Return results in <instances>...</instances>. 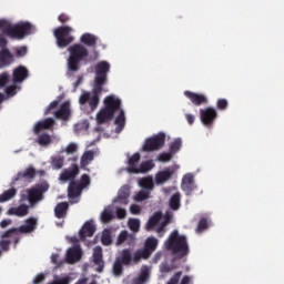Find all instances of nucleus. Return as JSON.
Returning a JSON list of instances; mask_svg holds the SVG:
<instances>
[{"instance_id": "nucleus-1", "label": "nucleus", "mask_w": 284, "mask_h": 284, "mask_svg": "<svg viewBox=\"0 0 284 284\" xmlns=\"http://www.w3.org/2000/svg\"><path fill=\"white\" fill-rule=\"evenodd\" d=\"M104 108H102L95 115L98 125L110 123L114 119V113L119 112L121 108V99L114 95H108L104 98Z\"/></svg>"}, {"instance_id": "nucleus-2", "label": "nucleus", "mask_w": 284, "mask_h": 284, "mask_svg": "<svg viewBox=\"0 0 284 284\" xmlns=\"http://www.w3.org/2000/svg\"><path fill=\"white\" fill-rule=\"evenodd\" d=\"M165 248L172 254H178L183 258L190 254V246H187V237L180 235L179 231L174 230L164 243Z\"/></svg>"}, {"instance_id": "nucleus-3", "label": "nucleus", "mask_w": 284, "mask_h": 284, "mask_svg": "<svg viewBox=\"0 0 284 284\" xmlns=\"http://www.w3.org/2000/svg\"><path fill=\"white\" fill-rule=\"evenodd\" d=\"M69 59H68V70L69 72H79L81 69V61H85L90 55L88 48L83 44L75 43L68 49Z\"/></svg>"}, {"instance_id": "nucleus-4", "label": "nucleus", "mask_w": 284, "mask_h": 284, "mask_svg": "<svg viewBox=\"0 0 284 284\" xmlns=\"http://www.w3.org/2000/svg\"><path fill=\"white\" fill-rule=\"evenodd\" d=\"M0 30L11 39H24L32 34V24L30 22H20L11 26L7 20H0Z\"/></svg>"}, {"instance_id": "nucleus-5", "label": "nucleus", "mask_w": 284, "mask_h": 284, "mask_svg": "<svg viewBox=\"0 0 284 284\" xmlns=\"http://www.w3.org/2000/svg\"><path fill=\"white\" fill-rule=\"evenodd\" d=\"M103 88L93 85L92 91H82L79 98L80 105H89V112H94L101 103Z\"/></svg>"}, {"instance_id": "nucleus-6", "label": "nucleus", "mask_w": 284, "mask_h": 284, "mask_svg": "<svg viewBox=\"0 0 284 284\" xmlns=\"http://www.w3.org/2000/svg\"><path fill=\"white\" fill-rule=\"evenodd\" d=\"M50 190L48 182L34 184L32 187L27 190V201L30 207H34L39 201H43V193Z\"/></svg>"}, {"instance_id": "nucleus-7", "label": "nucleus", "mask_w": 284, "mask_h": 284, "mask_svg": "<svg viewBox=\"0 0 284 284\" xmlns=\"http://www.w3.org/2000/svg\"><path fill=\"white\" fill-rule=\"evenodd\" d=\"M156 247H159V240L154 236L148 237L144 242V248L138 250L133 254V263H139L141 258H143L144 261L150 258V256H152V253L156 252Z\"/></svg>"}, {"instance_id": "nucleus-8", "label": "nucleus", "mask_w": 284, "mask_h": 284, "mask_svg": "<svg viewBox=\"0 0 284 284\" xmlns=\"http://www.w3.org/2000/svg\"><path fill=\"white\" fill-rule=\"evenodd\" d=\"M38 221L37 217H29L24 221V225L9 229L1 234V239H8L10 236H17V234H32L37 230Z\"/></svg>"}, {"instance_id": "nucleus-9", "label": "nucleus", "mask_w": 284, "mask_h": 284, "mask_svg": "<svg viewBox=\"0 0 284 284\" xmlns=\"http://www.w3.org/2000/svg\"><path fill=\"white\" fill-rule=\"evenodd\" d=\"M71 32H74V29L68 26L58 27L54 29L53 34L55 37L58 48H68L70 43L74 42L73 36H70Z\"/></svg>"}, {"instance_id": "nucleus-10", "label": "nucleus", "mask_w": 284, "mask_h": 284, "mask_svg": "<svg viewBox=\"0 0 284 284\" xmlns=\"http://www.w3.org/2000/svg\"><path fill=\"white\" fill-rule=\"evenodd\" d=\"M110 72V63L108 61H100L95 65L94 84L97 88H103L108 83V73Z\"/></svg>"}, {"instance_id": "nucleus-11", "label": "nucleus", "mask_w": 284, "mask_h": 284, "mask_svg": "<svg viewBox=\"0 0 284 284\" xmlns=\"http://www.w3.org/2000/svg\"><path fill=\"white\" fill-rule=\"evenodd\" d=\"M163 145H165V133L160 132L146 139L142 150L143 152H156V150H161Z\"/></svg>"}, {"instance_id": "nucleus-12", "label": "nucleus", "mask_w": 284, "mask_h": 284, "mask_svg": "<svg viewBox=\"0 0 284 284\" xmlns=\"http://www.w3.org/2000/svg\"><path fill=\"white\" fill-rule=\"evenodd\" d=\"M200 116L203 125L212 128V125H214V121H216V116H219V113H216L214 108L209 106L200 111Z\"/></svg>"}, {"instance_id": "nucleus-13", "label": "nucleus", "mask_w": 284, "mask_h": 284, "mask_svg": "<svg viewBox=\"0 0 284 284\" xmlns=\"http://www.w3.org/2000/svg\"><path fill=\"white\" fill-rule=\"evenodd\" d=\"M28 77H30V71H28V68L19 65L16 69H13L12 83H23L26 79H28Z\"/></svg>"}, {"instance_id": "nucleus-14", "label": "nucleus", "mask_w": 284, "mask_h": 284, "mask_svg": "<svg viewBox=\"0 0 284 284\" xmlns=\"http://www.w3.org/2000/svg\"><path fill=\"white\" fill-rule=\"evenodd\" d=\"M93 263L97 265L95 272L101 274L105 267V262L103 261V250L100 246L93 250Z\"/></svg>"}, {"instance_id": "nucleus-15", "label": "nucleus", "mask_w": 284, "mask_h": 284, "mask_svg": "<svg viewBox=\"0 0 284 284\" xmlns=\"http://www.w3.org/2000/svg\"><path fill=\"white\" fill-rule=\"evenodd\" d=\"M184 97H186V99H190L191 103L196 106L207 103V97H205V94L195 93L192 91H184Z\"/></svg>"}, {"instance_id": "nucleus-16", "label": "nucleus", "mask_w": 284, "mask_h": 284, "mask_svg": "<svg viewBox=\"0 0 284 284\" xmlns=\"http://www.w3.org/2000/svg\"><path fill=\"white\" fill-rule=\"evenodd\" d=\"M94 232H97V226L90 221L85 222L79 232L80 241H85L87 237L94 236Z\"/></svg>"}, {"instance_id": "nucleus-17", "label": "nucleus", "mask_w": 284, "mask_h": 284, "mask_svg": "<svg viewBox=\"0 0 284 284\" xmlns=\"http://www.w3.org/2000/svg\"><path fill=\"white\" fill-rule=\"evenodd\" d=\"M181 187L185 192L186 196H190L194 192V175L185 174L182 179Z\"/></svg>"}, {"instance_id": "nucleus-18", "label": "nucleus", "mask_w": 284, "mask_h": 284, "mask_svg": "<svg viewBox=\"0 0 284 284\" xmlns=\"http://www.w3.org/2000/svg\"><path fill=\"white\" fill-rule=\"evenodd\" d=\"M171 176H174V168H166L155 175V183L158 185H162V183H168Z\"/></svg>"}, {"instance_id": "nucleus-19", "label": "nucleus", "mask_w": 284, "mask_h": 284, "mask_svg": "<svg viewBox=\"0 0 284 284\" xmlns=\"http://www.w3.org/2000/svg\"><path fill=\"white\" fill-rule=\"evenodd\" d=\"M0 63H2L3 68H8V65H12V63H14V55H12L10 49L7 47L1 48L0 50Z\"/></svg>"}, {"instance_id": "nucleus-20", "label": "nucleus", "mask_w": 284, "mask_h": 284, "mask_svg": "<svg viewBox=\"0 0 284 284\" xmlns=\"http://www.w3.org/2000/svg\"><path fill=\"white\" fill-rule=\"evenodd\" d=\"M79 174V165L72 164L69 169L60 174V181H73Z\"/></svg>"}, {"instance_id": "nucleus-21", "label": "nucleus", "mask_w": 284, "mask_h": 284, "mask_svg": "<svg viewBox=\"0 0 284 284\" xmlns=\"http://www.w3.org/2000/svg\"><path fill=\"white\" fill-rule=\"evenodd\" d=\"M141 161V154L134 153L132 156L129 158L128 161V172L130 174H139V162Z\"/></svg>"}, {"instance_id": "nucleus-22", "label": "nucleus", "mask_w": 284, "mask_h": 284, "mask_svg": "<svg viewBox=\"0 0 284 284\" xmlns=\"http://www.w3.org/2000/svg\"><path fill=\"white\" fill-rule=\"evenodd\" d=\"M81 247L75 246L71 247L67 251V263H77L78 261H81Z\"/></svg>"}, {"instance_id": "nucleus-23", "label": "nucleus", "mask_w": 284, "mask_h": 284, "mask_svg": "<svg viewBox=\"0 0 284 284\" xmlns=\"http://www.w3.org/2000/svg\"><path fill=\"white\" fill-rule=\"evenodd\" d=\"M34 176H37V170L33 166H29L24 171L18 172L13 181H22V179H29L30 181H32Z\"/></svg>"}, {"instance_id": "nucleus-24", "label": "nucleus", "mask_w": 284, "mask_h": 284, "mask_svg": "<svg viewBox=\"0 0 284 284\" xmlns=\"http://www.w3.org/2000/svg\"><path fill=\"white\" fill-rule=\"evenodd\" d=\"M68 210H70V204L68 202H60L54 207L55 219H65L68 216Z\"/></svg>"}, {"instance_id": "nucleus-25", "label": "nucleus", "mask_w": 284, "mask_h": 284, "mask_svg": "<svg viewBox=\"0 0 284 284\" xmlns=\"http://www.w3.org/2000/svg\"><path fill=\"white\" fill-rule=\"evenodd\" d=\"M119 114L116 115L114 123L116 124L115 132L119 134L120 132H123V128H125V111L123 109H118Z\"/></svg>"}, {"instance_id": "nucleus-26", "label": "nucleus", "mask_w": 284, "mask_h": 284, "mask_svg": "<svg viewBox=\"0 0 284 284\" xmlns=\"http://www.w3.org/2000/svg\"><path fill=\"white\" fill-rule=\"evenodd\" d=\"M54 125V120L51 118L44 119L43 121L38 122L34 125L33 132L34 134H40L41 130H50Z\"/></svg>"}, {"instance_id": "nucleus-27", "label": "nucleus", "mask_w": 284, "mask_h": 284, "mask_svg": "<svg viewBox=\"0 0 284 284\" xmlns=\"http://www.w3.org/2000/svg\"><path fill=\"white\" fill-rule=\"evenodd\" d=\"M30 206L22 204L18 207H11L8 210V214L11 216H28Z\"/></svg>"}, {"instance_id": "nucleus-28", "label": "nucleus", "mask_w": 284, "mask_h": 284, "mask_svg": "<svg viewBox=\"0 0 284 284\" xmlns=\"http://www.w3.org/2000/svg\"><path fill=\"white\" fill-rule=\"evenodd\" d=\"M128 242V245H134L135 237L133 234L128 233V231H122L118 235L116 245H123V243Z\"/></svg>"}, {"instance_id": "nucleus-29", "label": "nucleus", "mask_w": 284, "mask_h": 284, "mask_svg": "<svg viewBox=\"0 0 284 284\" xmlns=\"http://www.w3.org/2000/svg\"><path fill=\"white\" fill-rule=\"evenodd\" d=\"M115 260L121 261L122 264L125 266L131 265V263L134 262V256H132V250L130 248L122 250L121 255Z\"/></svg>"}, {"instance_id": "nucleus-30", "label": "nucleus", "mask_w": 284, "mask_h": 284, "mask_svg": "<svg viewBox=\"0 0 284 284\" xmlns=\"http://www.w3.org/2000/svg\"><path fill=\"white\" fill-rule=\"evenodd\" d=\"M150 280V268L143 266L138 277L133 278V284H145Z\"/></svg>"}, {"instance_id": "nucleus-31", "label": "nucleus", "mask_w": 284, "mask_h": 284, "mask_svg": "<svg viewBox=\"0 0 284 284\" xmlns=\"http://www.w3.org/2000/svg\"><path fill=\"white\" fill-rule=\"evenodd\" d=\"M57 119H62L65 121L70 116V103L64 102L58 111L54 112Z\"/></svg>"}, {"instance_id": "nucleus-32", "label": "nucleus", "mask_w": 284, "mask_h": 284, "mask_svg": "<svg viewBox=\"0 0 284 284\" xmlns=\"http://www.w3.org/2000/svg\"><path fill=\"white\" fill-rule=\"evenodd\" d=\"M80 41L84 45H88V48H97L98 38L92 33H84L81 36Z\"/></svg>"}, {"instance_id": "nucleus-33", "label": "nucleus", "mask_w": 284, "mask_h": 284, "mask_svg": "<svg viewBox=\"0 0 284 284\" xmlns=\"http://www.w3.org/2000/svg\"><path fill=\"white\" fill-rule=\"evenodd\" d=\"M94 161V152L93 151H85L80 160V168L85 169Z\"/></svg>"}, {"instance_id": "nucleus-34", "label": "nucleus", "mask_w": 284, "mask_h": 284, "mask_svg": "<svg viewBox=\"0 0 284 284\" xmlns=\"http://www.w3.org/2000/svg\"><path fill=\"white\" fill-rule=\"evenodd\" d=\"M128 199H130V189L128 186H123L118 193V201L119 203H122V205H128V203H130Z\"/></svg>"}, {"instance_id": "nucleus-35", "label": "nucleus", "mask_w": 284, "mask_h": 284, "mask_svg": "<svg viewBox=\"0 0 284 284\" xmlns=\"http://www.w3.org/2000/svg\"><path fill=\"white\" fill-rule=\"evenodd\" d=\"M161 219H163V213L161 212H155L148 221L146 223V230H154V227H156V225H159V221H161Z\"/></svg>"}, {"instance_id": "nucleus-36", "label": "nucleus", "mask_w": 284, "mask_h": 284, "mask_svg": "<svg viewBox=\"0 0 284 284\" xmlns=\"http://www.w3.org/2000/svg\"><path fill=\"white\" fill-rule=\"evenodd\" d=\"M81 194V186L77 182H71L68 187V197L77 199Z\"/></svg>"}, {"instance_id": "nucleus-37", "label": "nucleus", "mask_w": 284, "mask_h": 284, "mask_svg": "<svg viewBox=\"0 0 284 284\" xmlns=\"http://www.w3.org/2000/svg\"><path fill=\"white\" fill-rule=\"evenodd\" d=\"M63 163H65V158H63V155L51 156V166L53 170H61V168H63Z\"/></svg>"}, {"instance_id": "nucleus-38", "label": "nucleus", "mask_w": 284, "mask_h": 284, "mask_svg": "<svg viewBox=\"0 0 284 284\" xmlns=\"http://www.w3.org/2000/svg\"><path fill=\"white\" fill-rule=\"evenodd\" d=\"M169 205L171 210H179L181 207V193L176 192L173 194L170 199Z\"/></svg>"}, {"instance_id": "nucleus-39", "label": "nucleus", "mask_w": 284, "mask_h": 284, "mask_svg": "<svg viewBox=\"0 0 284 284\" xmlns=\"http://www.w3.org/2000/svg\"><path fill=\"white\" fill-rule=\"evenodd\" d=\"M14 196H17V189H9L0 195V203H6V201H10V199H14Z\"/></svg>"}, {"instance_id": "nucleus-40", "label": "nucleus", "mask_w": 284, "mask_h": 284, "mask_svg": "<svg viewBox=\"0 0 284 284\" xmlns=\"http://www.w3.org/2000/svg\"><path fill=\"white\" fill-rule=\"evenodd\" d=\"M183 146V141L181 140V138H176L169 146V152L176 154V152H179L181 150V148Z\"/></svg>"}, {"instance_id": "nucleus-41", "label": "nucleus", "mask_w": 284, "mask_h": 284, "mask_svg": "<svg viewBox=\"0 0 284 284\" xmlns=\"http://www.w3.org/2000/svg\"><path fill=\"white\" fill-rule=\"evenodd\" d=\"M140 185L143 190H148V192H152V190H154V181L152 178H144L140 180Z\"/></svg>"}, {"instance_id": "nucleus-42", "label": "nucleus", "mask_w": 284, "mask_h": 284, "mask_svg": "<svg viewBox=\"0 0 284 284\" xmlns=\"http://www.w3.org/2000/svg\"><path fill=\"white\" fill-rule=\"evenodd\" d=\"M37 143L42 145V148H45V145H50V143H52V138H50V134L48 133H42L38 136Z\"/></svg>"}, {"instance_id": "nucleus-43", "label": "nucleus", "mask_w": 284, "mask_h": 284, "mask_svg": "<svg viewBox=\"0 0 284 284\" xmlns=\"http://www.w3.org/2000/svg\"><path fill=\"white\" fill-rule=\"evenodd\" d=\"M154 168V164H152V161H145L138 166V174H145V172H150Z\"/></svg>"}, {"instance_id": "nucleus-44", "label": "nucleus", "mask_w": 284, "mask_h": 284, "mask_svg": "<svg viewBox=\"0 0 284 284\" xmlns=\"http://www.w3.org/2000/svg\"><path fill=\"white\" fill-rule=\"evenodd\" d=\"M123 265L124 264L121 261H114L112 272L115 276H121V274H123Z\"/></svg>"}, {"instance_id": "nucleus-45", "label": "nucleus", "mask_w": 284, "mask_h": 284, "mask_svg": "<svg viewBox=\"0 0 284 284\" xmlns=\"http://www.w3.org/2000/svg\"><path fill=\"white\" fill-rule=\"evenodd\" d=\"M112 219H114V215L112 214V210L104 209V211L101 213L102 223H110Z\"/></svg>"}, {"instance_id": "nucleus-46", "label": "nucleus", "mask_w": 284, "mask_h": 284, "mask_svg": "<svg viewBox=\"0 0 284 284\" xmlns=\"http://www.w3.org/2000/svg\"><path fill=\"white\" fill-rule=\"evenodd\" d=\"M168 223H170V216H166L165 221L156 229V233L160 239L165 236V232L168 231L165 227Z\"/></svg>"}, {"instance_id": "nucleus-47", "label": "nucleus", "mask_w": 284, "mask_h": 284, "mask_svg": "<svg viewBox=\"0 0 284 284\" xmlns=\"http://www.w3.org/2000/svg\"><path fill=\"white\" fill-rule=\"evenodd\" d=\"M173 156H174L173 153H171L170 151L163 152V153L159 154L158 161H160V163H168V162L172 161Z\"/></svg>"}, {"instance_id": "nucleus-48", "label": "nucleus", "mask_w": 284, "mask_h": 284, "mask_svg": "<svg viewBox=\"0 0 284 284\" xmlns=\"http://www.w3.org/2000/svg\"><path fill=\"white\" fill-rule=\"evenodd\" d=\"M129 227L132 232H139L141 227V222L136 219H132L129 221Z\"/></svg>"}, {"instance_id": "nucleus-49", "label": "nucleus", "mask_w": 284, "mask_h": 284, "mask_svg": "<svg viewBox=\"0 0 284 284\" xmlns=\"http://www.w3.org/2000/svg\"><path fill=\"white\" fill-rule=\"evenodd\" d=\"M181 276H183V272L182 271H178L173 274V276L168 281L166 284H179V282L181 281Z\"/></svg>"}, {"instance_id": "nucleus-50", "label": "nucleus", "mask_w": 284, "mask_h": 284, "mask_svg": "<svg viewBox=\"0 0 284 284\" xmlns=\"http://www.w3.org/2000/svg\"><path fill=\"white\" fill-rule=\"evenodd\" d=\"M150 199V191H140L136 195H135V201L141 202V201H145Z\"/></svg>"}, {"instance_id": "nucleus-51", "label": "nucleus", "mask_w": 284, "mask_h": 284, "mask_svg": "<svg viewBox=\"0 0 284 284\" xmlns=\"http://www.w3.org/2000/svg\"><path fill=\"white\" fill-rule=\"evenodd\" d=\"M160 272L162 274H170V272H174V266H172L168 263H162L160 266Z\"/></svg>"}, {"instance_id": "nucleus-52", "label": "nucleus", "mask_w": 284, "mask_h": 284, "mask_svg": "<svg viewBox=\"0 0 284 284\" xmlns=\"http://www.w3.org/2000/svg\"><path fill=\"white\" fill-rule=\"evenodd\" d=\"M9 81H10V73L3 72L0 74V88H4Z\"/></svg>"}, {"instance_id": "nucleus-53", "label": "nucleus", "mask_w": 284, "mask_h": 284, "mask_svg": "<svg viewBox=\"0 0 284 284\" xmlns=\"http://www.w3.org/2000/svg\"><path fill=\"white\" fill-rule=\"evenodd\" d=\"M17 90H19V88H17V84H12L6 88V94L7 97H14L17 94Z\"/></svg>"}, {"instance_id": "nucleus-54", "label": "nucleus", "mask_w": 284, "mask_h": 284, "mask_svg": "<svg viewBox=\"0 0 284 284\" xmlns=\"http://www.w3.org/2000/svg\"><path fill=\"white\" fill-rule=\"evenodd\" d=\"M204 230H207V219H205V217L200 220L197 227H196V232L201 233Z\"/></svg>"}, {"instance_id": "nucleus-55", "label": "nucleus", "mask_w": 284, "mask_h": 284, "mask_svg": "<svg viewBox=\"0 0 284 284\" xmlns=\"http://www.w3.org/2000/svg\"><path fill=\"white\" fill-rule=\"evenodd\" d=\"M11 243V240H0V248L2 252H9Z\"/></svg>"}, {"instance_id": "nucleus-56", "label": "nucleus", "mask_w": 284, "mask_h": 284, "mask_svg": "<svg viewBox=\"0 0 284 284\" xmlns=\"http://www.w3.org/2000/svg\"><path fill=\"white\" fill-rule=\"evenodd\" d=\"M88 185H90V175L82 174L80 179V187H88Z\"/></svg>"}, {"instance_id": "nucleus-57", "label": "nucleus", "mask_w": 284, "mask_h": 284, "mask_svg": "<svg viewBox=\"0 0 284 284\" xmlns=\"http://www.w3.org/2000/svg\"><path fill=\"white\" fill-rule=\"evenodd\" d=\"M102 243L103 245H110L112 243V236L110 235V232H103L102 234Z\"/></svg>"}, {"instance_id": "nucleus-58", "label": "nucleus", "mask_w": 284, "mask_h": 284, "mask_svg": "<svg viewBox=\"0 0 284 284\" xmlns=\"http://www.w3.org/2000/svg\"><path fill=\"white\" fill-rule=\"evenodd\" d=\"M227 100L226 99H219L216 102L217 110H227Z\"/></svg>"}, {"instance_id": "nucleus-59", "label": "nucleus", "mask_w": 284, "mask_h": 284, "mask_svg": "<svg viewBox=\"0 0 284 284\" xmlns=\"http://www.w3.org/2000/svg\"><path fill=\"white\" fill-rule=\"evenodd\" d=\"M77 150H79V146L75 143H70L64 152H67V154H74V152H77Z\"/></svg>"}, {"instance_id": "nucleus-60", "label": "nucleus", "mask_w": 284, "mask_h": 284, "mask_svg": "<svg viewBox=\"0 0 284 284\" xmlns=\"http://www.w3.org/2000/svg\"><path fill=\"white\" fill-rule=\"evenodd\" d=\"M55 108H59V100L52 101L45 109L44 114H50Z\"/></svg>"}, {"instance_id": "nucleus-61", "label": "nucleus", "mask_w": 284, "mask_h": 284, "mask_svg": "<svg viewBox=\"0 0 284 284\" xmlns=\"http://www.w3.org/2000/svg\"><path fill=\"white\" fill-rule=\"evenodd\" d=\"M115 214L120 220H123L125 219V216H128V212L125 211V209H122V207H118L115 211Z\"/></svg>"}, {"instance_id": "nucleus-62", "label": "nucleus", "mask_w": 284, "mask_h": 284, "mask_svg": "<svg viewBox=\"0 0 284 284\" xmlns=\"http://www.w3.org/2000/svg\"><path fill=\"white\" fill-rule=\"evenodd\" d=\"M26 54H28V48L27 47H20L16 51V55L19 57V58L26 57Z\"/></svg>"}, {"instance_id": "nucleus-63", "label": "nucleus", "mask_w": 284, "mask_h": 284, "mask_svg": "<svg viewBox=\"0 0 284 284\" xmlns=\"http://www.w3.org/2000/svg\"><path fill=\"white\" fill-rule=\"evenodd\" d=\"M49 284H70V277L69 276L61 277L60 280H55Z\"/></svg>"}, {"instance_id": "nucleus-64", "label": "nucleus", "mask_w": 284, "mask_h": 284, "mask_svg": "<svg viewBox=\"0 0 284 284\" xmlns=\"http://www.w3.org/2000/svg\"><path fill=\"white\" fill-rule=\"evenodd\" d=\"M130 212H131V214H141V206H139L136 204H132L130 206Z\"/></svg>"}]
</instances>
